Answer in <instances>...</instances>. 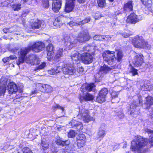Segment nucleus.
Listing matches in <instances>:
<instances>
[{"instance_id":"nucleus-28","label":"nucleus","mask_w":153,"mask_h":153,"mask_svg":"<svg viewBox=\"0 0 153 153\" xmlns=\"http://www.w3.org/2000/svg\"><path fill=\"white\" fill-rule=\"evenodd\" d=\"M97 6L100 8H104L107 6L106 0H97Z\"/></svg>"},{"instance_id":"nucleus-6","label":"nucleus","mask_w":153,"mask_h":153,"mask_svg":"<svg viewBox=\"0 0 153 153\" xmlns=\"http://www.w3.org/2000/svg\"><path fill=\"white\" fill-rule=\"evenodd\" d=\"M115 52L107 50L102 53V57L104 61L110 65H112L115 62Z\"/></svg>"},{"instance_id":"nucleus-5","label":"nucleus","mask_w":153,"mask_h":153,"mask_svg":"<svg viewBox=\"0 0 153 153\" xmlns=\"http://www.w3.org/2000/svg\"><path fill=\"white\" fill-rule=\"evenodd\" d=\"M91 38L89 33L88 32L79 33L72 42H70V45H75L77 42L82 43L89 41Z\"/></svg>"},{"instance_id":"nucleus-12","label":"nucleus","mask_w":153,"mask_h":153,"mask_svg":"<svg viewBox=\"0 0 153 153\" xmlns=\"http://www.w3.org/2000/svg\"><path fill=\"white\" fill-rule=\"evenodd\" d=\"M78 99L80 102L84 101H90L93 100L94 99L93 95L90 93L87 92L84 96L79 94L78 96Z\"/></svg>"},{"instance_id":"nucleus-25","label":"nucleus","mask_w":153,"mask_h":153,"mask_svg":"<svg viewBox=\"0 0 153 153\" xmlns=\"http://www.w3.org/2000/svg\"><path fill=\"white\" fill-rule=\"evenodd\" d=\"M116 51V57L115 56V61L116 60L117 62H120L122 61L124 55L121 50L118 49Z\"/></svg>"},{"instance_id":"nucleus-59","label":"nucleus","mask_w":153,"mask_h":153,"mask_svg":"<svg viewBox=\"0 0 153 153\" xmlns=\"http://www.w3.org/2000/svg\"><path fill=\"white\" fill-rule=\"evenodd\" d=\"M77 1L79 3L82 4L84 3L86 1V0H77Z\"/></svg>"},{"instance_id":"nucleus-34","label":"nucleus","mask_w":153,"mask_h":153,"mask_svg":"<svg viewBox=\"0 0 153 153\" xmlns=\"http://www.w3.org/2000/svg\"><path fill=\"white\" fill-rule=\"evenodd\" d=\"M90 21V18L89 17H87L76 24L77 25L81 26L85 24L88 23Z\"/></svg>"},{"instance_id":"nucleus-60","label":"nucleus","mask_w":153,"mask_h":153,"mask_svg":"<svg viewBox=\"0 0 153 153\" xmlns=\"http://www.w3.org/2000/svg\"><path fill=\"white\" fill-rule=\"evenodd\" d=\"M3 38L5 39H10V40H11L13 39V38L11 37H10V38H8L7 36H3Z\"/></svg>"},{"instance_id":"nucleus-44","label":"nucleus","mask_w":153,"mask_h":153,"mask_svg":"<svg viewBox=\"0 0 153 153\" xmlns=\"http://www.w3.org/2000/svg\"><path fill=\"white\" fill-rule=\"evenodd\" d=\"M10 28H5L3 29V31L4 33H13L14 32L13 31L9 30Z\"/></svg>"},{"instance_id":"nucleus-13","label":"nucleus","mask_w":153,"mask_h":153,"mask_svg":"<svg viewBox=\"0 0 153 153\" xmlns=\"http://www.w3.org/2000/svg\"><path fill=\"white\" fill-rule=\"evenodd\" d=\"M95 87L94 83H91L89 84H83L80 88L81 91L82 92H84L86 91L91 92L93 91Z\"/></svg>"},{"instance_id":"nucleus-23","label":"nucleus","mask_w":153,"mask_h":153,"mask_svg":"<svg viewBox=\"0 0 153 153\" xmlns=\"http://www.w3.org/2000/svg\"><path fill=\"white\" fill-rule=\"evenodd\" d=\"M7 82L2 79H0V95L4 94L6 90Z\"/></svg>"},{"instance_id":"nucleus-14","label":"nucleus","mask_w":153,"mask_h":153,"mask_svg":"<svg viewBox=\"0 0 153 153\" xmlns=\"http://www.w3.org/2000/svg\"><path fill=\"white\" fill-rule=\"evenodd\" d=\"M7 87L9 94H15L18 90L16 84L13 82H10L7 86Z\"/></svg>"},{"instance_id":"nucleus-50","label":"nucleus","mask_w":153,"mask_h":153,"mask_svg":"<svg viewBox=\"0 0 153 153\" xmlns=\"http://www.w3.org/2000/svg\"><path fill=\"white\" fill-rule=\"evenodd\" d=\"M95 17L96 19H98L101 17V16L100 13H96L95 15Z\"/></svg>"},{"instance_id":"nucleus-19","label":"nucleus","mask_w":153,"mask_h":153,"mask_svg":"<svg viewBox=\"0 0 153 153\" xmlns=\"http://www.w3.org/2000/svg\"><path fill=\"white\" fill-rule=\"evenodd\" d=\"M44 22L40 20L33 22L31 24V28L33 30L37 29L40 28L42 25H44Z\"/></svg>"},{"instance_id":"nucleus-4","label":"nucleus","mask_w":153,"mask_h":153,"mask_svg":"<svg viewBox=\"0 0 153 153\" xmlns=\"http://www.w3.org/2000/svg\"><path fill=\"white\" fill-rule=\"evenodd\" d=\"M135 146L131 145L130 147L131 150L133 152L136 151H140L144 147L147 146L148 140L147 139L140 137L134 141Z\"/></svg>"},{"instance_id":"nucleus-48","label":"nucleus","mask_w":153,"mask_h":153,"mask_svg":"<svg viewBox=\"0 0 153 153\" xmlns=\"http://www.w3.org/2000/svg\"><path fill=\"white\" fill-rule=\"evenodd\" d=\"M2 61L4 63H6L7 62H9L10 61V59L9 57H5L2 59Z\"/></svg>"},{"instance_id":"nucleus-53","label":"nucleus","mask_w":153,"mask_h":153,"mask_svg":"<svg viewBox=\"0 0 153 153\" xmlns=\"http://www.w3.org/2000/svg\"><path fill=\"white\" fill-rule=\"evenodd\" d=\"M100 35H96L94 37V40H100Z\"/></svg>"},{"instance_id":"nucleus-47","label":"nucleus","mask_w":153,"mask_h":153,"mask_svg":"<svg viewBox=\"0 0 153 153\" xmlns=\"http://www.w3.org/2000/svg\"><path fill=\"white\" fill-rule=\"evenodd\" d=\"M148 141L149 143L150 144L151 146H153V136L149 137Z\"/></svg>"},{"instance_id":"nucleus-16","label":"nucleus","mask_w":153,"mask_h":153,"mask_svg":"<svg viewBox=\"0 0 153 153\" xmlns=\"http://www.w3.org/2000/svg\"><path fill=\"white\" fill-rule=\"evenodd\" d=\"M25 56V59L27 63H29L32 65H34L37 64L36 61L37 60L36 56L34 54L29 55L28 57L26 58Z\"/></svg>"},{"instance_id":"nucleus-35","label":"nucleus","mask_w":153,"mask_h":153,"mask_svg":"<svg viewBox=\"0 0 153 153\" xmlns=\"http://www.w3.org/2000/svg\"><path fill=\"white\" fill-rule=\"evenodd\" d=\"M105 134V131L102 129H100L97 133V136L99 138H103Z\"/></svg>"},{"instance_id":"nucleus-62","label":"nucleus","mask_w":153,"mask_h":153,"mask_svg":"<svg viewBox=\"0 0 153 153\" xmlns=\"http://www.w3.org/2000/svg\"><path fill=\"white\" fill-rule=\"evenodd\" d=\"M24 3H26L27 1H28L29 0H22Z\"/></svg>"},{"instance_id":"nucleus-7","label":"nucleus","mask_w":153,"mask_h":153,"mask_svg":"<svg viewBox=\"0 0 153 153\" xmlns=\"http://www.w3.org/2000/svg\"><path fill=\"white\" fill-rule=\"evenodd\" d=\"M144 62L143 55L140 53H138L133 57L132 63L135 67L137 68L141 67Z\"/></svg>"},{"instance_id":"nucleus-45","label":"nucleus","mask_w":153,"mask_h":153,"mask_svg":"<svg viewBox=\"0 0 153 153\" xmlns=\"http://www.w3.org/2000/svg\"><path fill=\"white\" fill-rule=\"evenodd\" d=\"M46 66V63L45 62H43L39 65L37 67V69H42L44 68Z\"/></svg>"},{"instance_id":"nucleus-21","label":"nucleus","mask_w":153,"mask_h":153,"mask_svg":"<svg viewBox=\"0 0 153 153\" xmlns=\"http://www.w3.org/2000/svg\"><path fill=\"white\" fill-rule=\"evenodd\" d=\"M85 115L82 117V120L84 123H87L89 122L94 121V118L89 115V112L88 110H86Z\"/></svg>"},{"instance_id":"nucleus-2","label":"nucleus","mask_w":153,"mask_h":153,"mask_svg":"<svg viewBox=\"0 0 153 153\" xmlns=\"http://www.w3.org/2000/svg\"><path fill=\"white\" fill-rule=\"evenodd\" d=\"M45 50L48 60L53 61L55 63L60 60L61 57L63 56V51L62 48H59L55 54V48L52 43H50L46 46Z\"/></svg>"},{"instance_id":"nucleus-63","label":"nucleus","mask_w":153,"mask_h":153,"mask_svg":"<svg viewBox=\"0 0 153 153\" xmlns=\"http://www.w3.org/2000/svg\"><path fill=\"white\" fill-rule=\"evenodd\" d=\"M109 1L112 2H113L114 0H108Z\"/></svg>"},{"instance_id":"nucleus-43","label":"nucleus","mask_w":153,"mask_h":153,"mask_svg":"<svg viewBox=\"0 0 153 153\" xmlns=\"http://www.w3.org/2000/svg\"><path fill=\"white\" fill-rule=\"evenodd\" d=\"M53 109L55 110L56 109L59 108L62 111H63L64 108L63 107L60 106L58 104H56L55 105L53 106Z\"/></svg>"},{"instance_id":"nucleus-46","label":"nucleus","mask_w":153,"mask_h":153,"mask_svg":"<svg viewBox=\"0 0 153 153\" xmlns=\"http://www.w3.org/2000/svg\"><path fill=\"white\" fill-rule=\"evenodd\" d=\"M30 12L29 10L25 9L22 11L21 15L23 16H26Z\"/></svg>"},{"instance_id":"nucleus-31","label":"nucleus","mask_w":153,"mask_h":153,"mask_svg":"<svg viewBox=\"0 0 153 153\" xmlns=\"http://www.w3.org/2000/svg\"><path fill=\"white\" fill-rule=\"evenodd\" d=\"M11 7L15 11H18L21 8V4L20 3H14L12 4Z\"/></svg>"},{"instance_id":"nucleus-10","label":"nucleus","mask_w":153,"mask_h":153,"mask_svg":"<svg viewBox=\"0 0 153 153\" xmlns=\"http://www.w3.org/2000/svg\"><path fill=\"white\" fill-rule=\"evenodd\" d=\"M140 21L138 16L134 12L131 13L127 18L126 22L127 24H135Z\"/></svg>"},{"instance_id":"nucleus-22","label":"nucleus","mask_w":153,"mask_h":153,"mask_svg":"<svg viewBox=\"0 0 153 153\" xmlns=\"http://www.w3.org/2000/svg\"><path fill=\"white\" fill-rule=\"evenodd\" d=\"M145 104L146 105V108L149 109L153 105V97L149 95L146 97Z\"/></svg>"},{"instance_id":"nucleus-26","label":"nucleus","mask_w":153,"mask_h":153,"mask_svg":"<svg viewBox=\"0 0 153 153\" xmlns=\"http://www.w3.org/2000/svg\"><path fill=\"white\" fill-rule=\"evenodd\" d=\"M41 87L43 88V90L41 91L42 92L44 93H49L53 91V88L50 85L47 84H42Z\"/></svg>"},{"instance_id":"nucleus-1","label":"nucleus","mask_w":153,"mask_h":153,"mask_svg":"<svg viewBox=\"0 0 153 153\" xmlns=\"http://www.w3.org/2000/svg\"><path fill=\"white\" fill-rule=\"evenodd\" d=\"M45 47V44L43 42L37 41L34 42L31 46L21 49L19 51L18 59L16 62L17 65H19L24 62L26 56L31 50L34 52L38 53L42 51Z\"/></svg>"},{"instance_id":"nucleus-58","label":"nucleus","mask_w":153,"mask_h":153,"mask_svg":"<svg viewBox=\"0 0 153 153\" xmlns=\"http://www.w3.org/2000/svg\"><path fill=\"white\" fill-rule=\"evenodd\" d=\"M148 134H153V131L149 129H148L146 131Z\"/></svg>"},{"instance_id":"nucleus-8","label":"nucleus","mask_w":153,"mask_h":153,"mask_svg":"<svg viewBox=\"0 0 153 153\" xmlns=\"http://www.w3.org/2000/svg\"><path fill=\"white\" fill-rule=\"evenodd\" d=\"M86 142L85 135L82 134H79L76 138L75 143L78 148L80 149L85 146Z\"/></svg>"},{"instance_id":"nucleus-30","label":"nucleus","mask_w":153,"mask_h":153,"mask_svg":"<svg viewBox=\"0 0 153 153\" xmlns=\"http://www.w3.org/2000/svg\"><path fill=\"white\" fill-rule=\"evenodd\" d=\"M22 92V91L21 90H19L17 91L16 92L17 93L15 97V98L13 100L14 102H19L20 101V100H17L23 97Z\"/></svg>"},{"instance_id":"nucleus-17","label":"nucleus","mask_w":153,"mask_h":153,"mask_svg":"<svg viewBox=\"0 0 153 153\" xmlns=\"http://www.w3.org/2000/svg\"><path fill=\"white\" fill-rule=\"evenodd\" d=\"M133 1L130 0L124 4L123 9L125 12L131 11L133 10Z\"/></svg>"},{"instance_id":"nucleus-11","label":"nucleus","mask_w":153,"mask_h":153,"mask_svg":"<svg viewBox=\"0 0 153 153\" xmlns=\"http://www.w3.org/2000/svg\"><path fill=\"white\" fill-rule=\"evenodd\" d=\"M75 1L66 0L64 8V11L66 13H69L73 11L74 7Z\"/></svg>"},{"instance_id":"nucleus-9","label":"nucleus","mask_w":153,"mask_h":153,"mask_svg":"<svg viewBox=\"0 0 153 153\" xmlns=\"http://www.w3.org/2000/svg\"><path fill=\"white\" fill-rule=\"evenodd\" d=\"M80 60L85 64H89L92 61L93 56L90 53L84 52L80 55Z\"/></svg>"},{"instance_id":"nucleus-49","label":"nucleus","mask_w":153,"mask_h":153,"mask_svg":"<svg viewBox=\"0 0 153 153\" xmlns=\"http://www.w3.org/2000/svg\"><path fill=\"white\" fill-rule=\"evenodd\" d=\"M122 35L124 38H127L130 36V34L128 33H122Z\"/></svg>"},{"instance_id":"nucleus-38","label":"nucleus","mask_w":153,"mask_h":153,"mask_svg":"<svg viewBox=\"0 0 153 153\" xmlns=\"http://www.w3.org/2000/svg\"><path fill=\"white\" fill-rule=\"evenodd\" d=\"M42 5L43 7L47 9L49 7V0H43Z\"/></svg>"},{"instance_id":"nucleus-40","label":"nucleus","mask_w":153,"mask_h":153,"mask_svg":"<svg viewBox=\"0 0 153 153\" xmlns=\"http://www.w3.org/2000/svg\"><path fill=\"white\" fill-rule=\"evenodd\" d=\"M137 71V70L134 68V67H131L130 72L132 73L133 76H135L138 74Z\"/></svg>"},{"instance_id":"nucleus-41","label":"nucleus","mask_w":153,"mask_h":153,"mask_svg":"<svg viewBox=\"0 0 153 153\" xmlns=\"http://www.w3.org/2000/svg\"><path fill=\"white\" fill-rule=\"evenodd\" d=\"M2 149L5 152L10 150L11 149L10 146L9 145L6 144L2 148Z\"/></svg>"},{"instance_id":"nucleus-61","label":"nucleus","mask_w":153,"mask_h":153,"mask_svg":"<svg viewBox=\"0 0 153 153\" xmlns=\"http://www.w3.org/2000/svg\"><path fill=\"white\" fill-rule=\"evenodd\" d=\"M79 71H81L82 72L83 71V69L82 68V67H79Z\"/></svg>"},{"instance_id":"nucleus-57","label":"nucleus","mask_w":153,"mask_h":153,"mask_svg":"<svg viewBox=\"0 0 153 153\" xmlns=\"http://www.w3.org/2000/svg\"><path fill=\"white\" fill-rule=\"evenodd\" d=\"M8 57H9L10 60H13L14 59H16L17 58V57H16V56H14L13 55H10Z\"/></svg>"},{"instance_id":"nucleus-54","label":"nucleus","mask_w":153,"mask_h":153,"mask_svg":"<svg viewBox=\"0 0 153 153\" xmlns=\"http://www.w3.org/2000/svg\"><path fill=\"white\" fill-rule=\"evenodd\" d=\"M74 72V69H71L70 70L68 69L67 71V73L68 74H72Z\"/></svg>"},{"instance_id":"nucleus-24","label":"nucleus","mask_w":153,"mask_h":153,"mask_svg":"<svg viewBox=\"0 0 153 153\" xmlns=\"http://www.w3.org/2000/svg\"><path fill=\"white\" fill-rule=\"evenodd\" d=\"M112 69V68L104 64L102 66H100L99 71V72L106 74Z\"/></svg>"},{"instance_id":"nucleus-32","label":"nucleus","mask_w":153,"mask_h":153,"mask_svg":"<svg viewBox=\"0 0 153 153\" xmlns=\"http://www.w3.org/2000/svg\"><path fill=\"white\" fill-rule=\"evenodd\" d=\"M105 97L98 94L96 98V101L99 103H102L105 101Z\"/></svg>"},{"instance_id":"nucleus-29","label":"nucleus","mask_w":153,"mask_h":153,"mask_svg":"<svg viewBox=\"0 0 153 153\" xmlns=\"http://www.w3.org/2000/svg\"><path fill=\"white\" fill-rule=\"evenodd\" d=\"M49 143L46 140H42L40 143L41 147L43 151L46 150L49 148Z\"/></svg>"},{"instance_id":"nucleus-64","label":"nucleus","mask_w":153,"mask_h":153,"mask_svg":"<svg viewBox=\"0 0 153 153\" xmlns=\"http://www.w3.org/2000/svg\"><path fill=\"white\" fill-rule=\"evenodd\" d=\"M99 80H97V81H95V82H99Z\"/></svg>"},{"instance_id":"nucleus-3","label":"nucleus","mask_w":153,"mask_h":153,"mask_svg":"<svg viewBox=\"0 0 153 153\" xmlns=\"http://www.w3.org/2000/svg\"><path fill=\"white\" fill-rule=\"evenodd\" d=\"M131 43L134 47L140 49L150 50L151 45L142 36L137 35L131 38Z\"/></svg>"},{"instance_id":"nucleus-56","label":"nucleus","mask_w":153,"mask_h":153,"mask_svg":"<svg viewBox=\"0 0 153 153\" xmlns=\"http://www.w3.org/2000/svg\"><path fill=\"white\" fill-rule=\"evenodd\" d=\"M37 90L36 89H35L34 90L32 91L31 92L30 94L31 95L35 94L37 93Z\"/></svg>"},{"instance_id":"nucleus-36","label":"nucleus","mask_w":153,"mask_h":153,"mask_svg":"<svg viewBox=\"0 0 153 153\" xmlns=\"http://www.w3.org/2000/svg\"><path fill=\"white\" fill-rule=\"evenodd\" d=\"M76 134V133L75 131L71 129L68 133L67 136L69 138H73L75 137Z\"/></svg>"},{"instance_id":"nucleus-39","label":"nucleus","mask_w":153,"mask_h":153,"mask_svg":"<svg viewBox=\"0 0 153 153\" xmlns=\"http://www.w3.org/2000/svg\"><path fill=\"white\" fill-rule=\"evenodd\" d=\"M22 151L23 153H33L32 150L28 147H24Z\"/></svg>"},{"instance_id":"nucleus-15","label":"nucleus","mask_w":153,"mask_h":153,"mask_svg":"<svg viewBox=\"0 0 153 153\" xmlns=\"http://www.w3.org/2000/svg\"><path fill=\"white\" fill-rule=\"evenodd\" d=\"M64 16L61 15L58 16L55 18L53 22V24L54 26L57 27H60L63 24L62 21L63 20Z\"/></svg>"},{"instance_id":"nucleus-51","label":"nucleus","mask_w":153,"mask_h":153,"mask_svg":"<svg viewBox=\"0 0 153 153\" xmlns=\"http://www.w3.org/2000/svg\"><path fill=\"white\" fill-rule=\"evenodd\" d=\"M77 23H75L74 22L72 21H70L69 23V25L71 27L75 25H77L76 24Z\"/></svg>"},{"instance_id":"nucleus-20","label":"nucleus","mask_w":153,"mask_h":153,"mask_svg":"<svg viewBox=\"0 0 153 153\" xmlns=\"http://www.w3.org/2000/svg\"><path fill=\"white\" fill-rule=\"evenodd\" d=\"M55 142L57 145L62 147L68 146L70 143L69 140H67L63 141L60 138H57Z\"/></svg>"},{"instance_id":"nucleus-37","label":"nucleus","mask_w":153,"mask_h":153,"mask_svg":"<svg viewBox=\"0 0 153 153\" xmlns=\"http://www.w3.org/2000/svg\"><path fill=\"white\" fill-rule=\"evenodd\" d=\"M142 4L146 7H151V0H140Z\"/></svg>"},{"instance_id":"nucleus-18","label":"nucleus","mask_w":153,"mask_h":153,"mask_svg":"<svg viewBox=\"0 0 153 153\" xmlns=\"http://www.w3.org/2000/svg\"><path fill=\"white\" fill-rule=\"evenodd\" d=\"M71 126L73 128H75L77 131L82 130L83 129L82 123L79 121L72 120L71 122Z\"/></svg>"},{"instance_id":"nucleus-52","label":"nucleus","mask_w":153,"mask_h":153,"mask_svg":"<svg viewBox=\"0 0 153 153\" xmlns=\"http://www.w3.org/2000/svg\"><path fill=\"white\" fill-rule=\"evenodd\" d=\"M64 39L65 41V42H68V41H70V37L68 36H66L64 37Z\"/></svg>"},{"instance_id":"nucleus-42","label":"nucleus","mask_w":153,"mask_h":153,"mask_svg":"<svg viewBox=\"0 0 153 153\" xmlns=\"http://www.w3.org/2000/svg\"><path fill=\"white\" fill-rule=\"evenodd\" d=\"M91 46L88 45L85 46L83 48V51H84L89 52L90 51Z\"/></svg>"},{"instance_id":"nucleus-27","label":"nucleus","mask_w":153,"mask_h":153,"mask_svg":"<svg viewBox=\"0 0 153 153\" xmlns=\"http://www.w3.org/2000/svg\"><path fill=\"white\" fill-rule=\"evenodd\" d=\"M79 54L78 52L74 51L71 55V58L72 60L74 61H78L80 60V57H79Z\"/></svg>"},{"instance_id":"nucleus-33","label":"nucleus","mask_w":153,"mask_h":153,"mask_svg":"<svg viewBox=\"0 0 153 153\" xmlns=\"http://www.w3.org/2000/svg\"><path fill=\"white\" fill-rule=\"evenodd\" d=\"M108 93V91L107 89L105 88H104L102 89L100 91L98 94L106 98Z\"/></svg>"},{"instance_id":"nucleus-55","label":"nucleus","mask_w":153,"mask_h":153,"mask_svg":"<svg viewBox=\"0 0 153 153\" xmlns=\"http://www.w3.org/2000/svg\"><path fill=\"white\" fill-rule=\"evenodd\" d=\"M51 151V153H57L58 152V149L56 148H54L52 149Z\"/></svg>"}]
</instances>
